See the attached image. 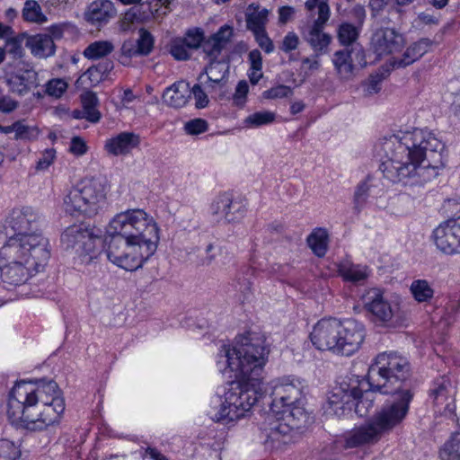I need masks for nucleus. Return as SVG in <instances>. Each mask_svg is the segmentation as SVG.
<instances>
[{
    "label": "nucleus",
    "mask_w": 460,
    "mask_h": 460,
    "mask_svg": "<svg viewBox=\"0 0 460 460\" xmlns=\"http://www.w3.org/2000/svg\"><path fill=\"white\" fill-rule=\"evenodd\" d=\"M375 179L368 175L365 180L361 181L356 187L353 196V212L357 215L360 213L367 204V199L372 194L376 185Z\"/></svg>",
    "instance_id": "473e14b6"
},
{
    "label": "nucleus",
    "mask_w": 460,
    "mask_h": 460,
    "mask_svg": "<svg viewBox=\"0 0 460 460\" xmlns=\"http://www.w3.org/2000/svg\"><path fill=\"white\" fill-rule=\"evenodd\" d=\"M365 338V328L354 319H347V356L356 352Z\"/></svg>",
    "instance_id": "2f4dec72"
},
{
    "label": "nucleus",
    "mask_w": 460,
    "mask_h": 460,
    "mask_svg": "<svg viewBox=\"0 0 460 460\" xmlns=\"http://www.w3.org/2000/svg\"><path fill=\"white\" fill-rule=\"evenodd\" d=\"M365 309L371 314L372 321L383 326H392L402 318L400 303L389 301L379 288L367 290L361 297Z\"/></svg>",
    "instance_id": "ddd939ff"
},
{
    "label": "nucleus",
    "mask_w": 460,
    "mask_h": 460,
    "mask_svg": "<svg viewBox=\"0 0 460 460\" xmlns=\"http://www.w3.org/2000/svg\"><path fill=\"white\" fill-rule=\"evenodd\" d=\"M233 36V28L228 25L222 26L218 31L208 38L203 44L204 52L211 58L216 59L226 48Z\"/></svg>",
    "instance_id": "cd10ccee"
},
{
    "label": "nucleus",
    "mask_w": 460,
    "mask_h": 460,
    "mask_svg": "<svg viewBox=\"0 0 460 460\" xmlns=\"http://www.w3.org/2000/svg\"><path fill=\"white\" fill-rule=\"evenodd\" d=\"M25 46L37 58H47L56 52V45L48 34H35L26 37Z\"/></svg>",
    "instance_id": "bb28decb"
},
{
    "label": "nucleus",
    "mask_w": 460,
    "mask_h": 460,
    "mask_svg": "<svg viewBox=\"0 0 460 460\" xmlns=\"http://www.w3.org/2000/svg\"><path fill=\"white\" fill-rule=\"evenodd\" d=\"M298 45H299L298 36L295 32L289 31L284 37L280 49L282 51L288 53V52L296 49Z\"/></svg>",
    "instance_id": "e2e57ef3"
},
{
    "label": "nucleus",
    "mask_w": 460,
    "mask_h": 460,
    "mask_svg": "<svg viewBox=\"0 0 460 460\" xmlns=\"http://www.w3.org/2000/svg\"><path fill=\"white\" fill-rule=\"evenodd\" d=\"M160 228L155 218L141 208L116 214L107 226L106 255L114 265L134 271L155 252Z\"/></svg>",
    "instance_id": "7ed1b4c3"
},
{
    "label": "nucleus",
    "mask_w": 460,
    "mask_h": 460,
    "mask_svg": "<svg viewBox=\"0 0 460 460\" xmlns=\"http://www.w3.org/2000/svg\"><path fill=\"white\" fill-rule=\"evenodd\" d=\"M40 221V214L32 207L14 208L6 218V225L14 232V234L10 236L6 243L23 239L31 243V238H37L45 243V248L50 249L49 239L37 230Z\"/></svg>",
    "instance_id": "9b49d317"
},
{
    "label": "nucleus",
    "mask_w": 460,
    "mask_h": 460,
    "mask_svg": "<svg viewBox=\"0 0 460 460\" xmlns=\"http://www.w3.org/2000/svg\"><path fill=\"white\" fill-rule=\"evenodd\" d=\"M433 40L429 38H421L411 43L403 52L401 58H393L390 60L392 68H404L424 56L433 45Z\"/></svg>",
    "instance_id": "4be33fe9"
},
{
    "label": "nucleus",
    "mask_w": 460,
    "mask_h": 460,
    "mask_svg": "<svg viewBox=\"0 0 460 460\" xmlns=\"http://www.w3.org/2000/svg\"><path fill=\"white\" fill-rule=\"evenodd\" d=\"M66 404L56 382L36 385L20 382L12 389L6 415L12 425L29 431H44L59 424Z\"/></svg>",
    "instance_id": "20e7f679"
},
{
    "label": "nucleus",
    "mask_w": 460,
    "mask_h": 460,
    "mask_svg": "<svg viewBox=\"0 0 460 460\" xmlns=\"http://www.w3.org/2000/svg\"><path fill=\"white\" fill-rule=\"evenodd\" d=\"M345 326L336 318H323L317 322L310 333L315 349L342 355L345 347Z\"/></svg>",
    "instance_id": "f8f14e48"
},
{
    "label": "nucleus",
    "mask_w": 460,
    "mask_h": 460,
    "mask_svg": "<svg viewBox=\"0 0 460 460\" xmlns=\"http://www.w3.org/2000/svg\"><path fill=\"white\" fill-rule=\"evenodd\" d=\"M203 32L199 30L190 31L181 40L190 49H197L199 47L203 40Z\"/></svg>",
    "instance_id": "680f3d73"
},
{
    "label": "nucleus",
    "mask_w": 460,
    "mask_h": 460,
    "mask_svg": "<svg viewBox=\"0 0 460 460\" xmlns=\"http://www.w3.org/2000/svg\"><path fill=\"white\" fill-rule=\"evenodd\" d=\"M208 128V122L202 119H191L184 125V129L189 135H199L206 132Z\"/></svg>",
    "instance_id": "13d9d810"
},
{
    "label": "nucleus",
    "mask_w": 460,
    "mask_h": 460,
    "mask_svg": "<svg viewBox=\"0 0 460 460\" xmlns=\"http://www.w3.org/2000/svg\"><path fill=\"white\" fill-rule=\"evenodd\" d=\"M327 21L315 20L305 36L307 42L317 53V56L325 53L331 43V36L323 31V27Z\"/></svg>",
    "instance_id": "c756f323"
},
{
    "label": "nucleus",
    "mask_w": 460,
    "mask_h": 460,
    "mask_svg": "<svg viewBox=\"0 0 460 460\" xmlns=\"http://www.w3.org/2000/svg\"><path fill=\"white\" fill-rule=\"evenodd\" d=\"M13 129L16 139H33L37 137V128L26 125L22 120L13 123Z\"/></svg>",
    "instance_id": "49530a36"
},
{
    "label": "nucleus",
    "mask_w": 460,
    "mask_h": 460,
    "mask_svg": "<svg viewBox=\"0 0 460 460\" xmlns=\"http://www.w3.org/2000/svg\"><path fill=\"white\" fill-rule=\"evenodd\" d=\"M69 150L74 155H82L86 153L87 146L81 137H75L71 140Z\"/></svg>",
    "instance_id": "69168bd1"
},
{
    "label": "nucleus",
    "mask_w": 460,
    "mask_h": 460,
    "mask_svg": "<svg viewBox=\"0 0 460 460\" xmlns=\"http://www.w3.org/2000/svg\"><path fill=\"white\" fill-rule=\"evenodd\" d=\"M137 46L141 55H148L154 47V39L151 33L145 29H140Z\"/></svg>",
    "instance_id": "864d4df0"
},
{
    "label": "nucleus",
    "mask_w": 460,
    "mask_h": 460,
    "mask_svg": "<svg viewBox=\"0 0 460 460\" xmlns=\"http://www.w3.org/2000/svg\"><path fill=\"white\" fill-rule=\"evenodd\" d=\"M68 84L65 79L54 78L45 84V93L53 98L59 99L67 90Z\"/></svg>",
    "instance_id": "a18cd8bd"
},
{
    "label": "nucleus",
    "mask_w": 460,
    "mask_h": 460,
    "mask_svg": "<svg viewBox=\"0 0 460 460\" xmlns=\"http://www.w3.org/2000/svg\"><path fill=\"white\" fill-rule=\"evenodd\" d=\"M115 47L110 40H97L89 44L84 50L83 55L90 60H96L110 55Z\"/></svg>",
    "instance_id": "f704fd0d"
},
{
    "label": "nucleus",
    "mask_w": 460,
    "mask_h": 460,
    "mask_svg": "<svg viewBox=\"0 0 460 460\" xmlns=\"http://www.w3.org/2000/svg\"><path fill=\"white\" fill-rule=\"evenodd\" d=\"M378 147L384 154L379 170L393 183L423 185L446 164L445 144L427 129L415 128L385 137Z\"/></svg>",
    "instance_id": "f03ea898"
},
{
    "label": "nucleus",
    "mask_w": 460,
    "mask_h": 460,
    "mask_svg": "<svg viewBox=\"0 0 460 460\" xmlns=\"http://www.w3.org/2000/svg\"><path fill=\"white\" fill-rule=\"evenodd\" d=\"M311 420L312 417L302 402L283 408L279 413L270 411L261 426V439L266 449L282 450L296 441L298 432Z\"/></svg>",
    "instance_id": "0eeeda50"
},
{
    "label": "nucleus",
    "mask_w": 460,
    "mask_h": 460,
    "mask_svg": "<svg viewBox=\"0 0 460 460\" xmlns=\"http://www.w3.org/2000/svg\"><path fill=\"white\" fill-rule=\"evenodd\" d=\"M441 460H460V432L451 435L439 449Z\"/></svg>",
    "instance_id": "4c0bfd02"
},
{
    "label": "nucleus",
    "mask_w": 460,
    "mask_h": 460,
    "mask_svg": "<svg viewBox=\"0 0 460 460\" xmlns=\"http://www.w3.org/2000/svg\"><path fill=\"white\" fill-rule=\"evenodd\" d=\"M57 158L56 150L54 148H47L41 154L36 163L35 170L37 172L47 171L55 162Z\"/></svg>",
    "instance_id": "3c124183"
},
{
    "label": "nucleus",
    "mask_w": 460,
    "mask_h": 460,
    "mask_svg": "<svg viewBox=\"0 0 460 460\" xmlns=\"http://www.w3.org/2000/svg\"><path fill=\"white\" fill-rule=\"evenodd\" d=\"M141 55L137 46L132 40H126L121 46V63L128 65V59Z\"/></svg>",
    "instance_id": "052dcab7"
},
{
    "label": "nucleus",
    "mask_w": 460,
    "mask_h": 460,
    "mask_svg": "<svg viewBox=\"0 0 460 460\" xmlns=\"http://www.w3.org/2000/svg\"><path fill=\"white\" fill-rule=\"evenodd\" d=\"M269 355L266 340L259 335L241 337L220 347L217 368L234 380L227 384L223 395L212 399L210 416L214 421L234 426L247 416L265 394L263 372Z\"/></svg>",
    "instance_id": "f257e3e1"
},
{
    "label": "nucleus",
    "mask_w": 460,
    "mask_h": 460,
    "mask_svg": "<svg viewBox=\"0 0 460 460\" xmlns=\"http://www.w3.org/2000/svg\"><path fill=\"white\" fill-rule=\"evenodd\" d=\"M408 400L409 397L402 403L384 404L367 425L355 429L347 438V447H354L376 441L381 434L388 432L401 424L407 416Z\"/></svg>",
    "instance_id": "1a4fd4ad"
},
{
    "label": "nucleus",
    "mask_w": 460,
    "mask_h": 460,
    "mask_svg": "<svg viewBox=\"0 0 460 460\" xmlns=\"http://www.w3.org/2000/svg\"><path fill=\"white\" fill-rule=\"evenodd\" d=\"M386 73L388 71L370 75L365 84V92L369 95L377 93L381 90V84L386 76Z\"/></svg>",
    "instance_id": "5fc2aeb1"
},
{
    "label": "nucleus",
    "mask_w": 460,
    "mask_h": 460,
    "mask_svg": "<svg viewBox=\"0 0 460 460\" xmlns=\"http://www.w3.org/2000/svg\"><path fill=\"white\" fill-rule=\"evenodd\" d=\"M109 191L110 184L104 176L85 177L66 192L63 209L75 217H93L106 205Z\"/></svg>",
    "instance_id": "6e6552de"
},
{
    "label": "nucleus",
    "mask_w": 460,
    "mask_h": 460,
    "mask_svg": "<svg viewBox=\"0 0 460 460\" xmlns=\"http://www.w3.org/2000/svg\"><path fill=\"white\" fill-rule=\"evenodd\" d=\"M306 243L312 252L318 257L326 254L329 243V234L325 228L318 227L307 236Z\"/></svg>",
    "instance_id": "72a5a7b5"
},
{
    "label": "nucleus",
    "mask_w": 460,
    "mask_h": 460,
    "mask_svg": "<svg viewBox=\"0 0 460 460\" xmlns=\"http://www.w3.org/2000/svg\"><path fill=\"white\" fill-rule=\"evenodd\" d=\"M139 17L133 9H129L124 13L119 22V31L122 32L133 31L137 28Z\"/></svg>",
    "instance_id": "09e8293b"
},
{
    "label": "nucleus",
    "mask_w": 460,
    "mask_h": 460,
    "mask_svg": "<svg viewBox=\"0 0 460 460\" xmlns=\"http://www.w3.org/2000/svg\"><path fill=\"white\" fill-rule=\"evenodd\" d=\"M293 94V88L285 84H278L262 93V97L267 100L288 98Z\"/></svg>",
    "instance_id": "de8ad7c7"
},
{
    "label": "nucleus",
    "mask_w": 460,
    "mask_h": 460,
    "mask_svg": "<svg viewBox=\"0 0 460 460\" xmlns=\"http://www.w3.org/2000/svg\"><path fill=\"white\" fill-rule=\"evenodd\" d=\"M458 313H460V301L452 300L448 302L445 307V314L441 317V322L447 326L451 325L455 323Z\"/></svg>",
    "instance_id": "6e6d98bb"
},
{
    "label": "nucleus",
    "mask_w": 460,
    "mask_h": 460,
    "mask_svg": "<svg viewBox=\"0 0 460 460\" xmlns=\"http://www.w3.org/2000/svg\"><path fill=\"white\" fill-rule=\"evenodd\" d=\"M26 35L20 34L14 37L7 38L4 43L5 54L8 53L14 58H20L23 55L22 43Z\"/></svg>",
    "instance_id": "c03bdc74"
},
{
    "label": "nucleus",
    "mask_w": 460,
    "mask_h": 460,
    "mask_svg": "<svg viewBox=\"0 0 460 460\" xmlns=\"http://www.w3.org/2000/svg\"><path fill=\"white\" fill-rule=\"evenodd\" d=\"M18 107V102L10 96L0 97V111L9 113Z\"/></svg>",
    "instance_id": "338daca9"
},
{
    "label": "nucleus",
    "mask_w": 460,
    "mask_h": 460,
    "mask_svg": "<svg viewBox=\"0 0 460 460\" xmlns=\"http://www.w3.org/2000/svg\"><path fill=\"white\" fill-rule=\"evenodd\" d=\"M191 95L195 100V106L198 109H203L209 103L208 93H210L205 87L199 82L190 88Z\"/></svg>",
    "instance_id": "8fccbe9b"
},
{
    "label": "nucleus",
    "mask_w": 460,
    "mask_h": 460,
    "mask_svg": "<svg viewBox=\"0 0 460 460\" xmlns=\"http://www.w3.org/2000/svg\"><path fill=\"white\" fill-rule=\"evenodd\" d=\"M61 243L66 251L75 254V261L87 265L100 254L102 244V231L82 224L73 225L63 232Z\"/></svg>",
    "instance_id": "9d476101"
},
{
    "label": "nucleus",
    "mask_w": 460,
    "mask_h": 460,
    "mask_svg": "<svg viewBox=\"0 0 460 460\" xmlns=\"http://www.w3.org/2000/svg\"><path fill=\"white\" fill-rule=\"evenodd\" d=\"M228 66L221 62H211L198 80L210 93L221 91L227 81Z\"/></svg>",
    "instance_id": "412c9836"
},
{
    "label": "nucleus",
    "mask_w": 460,
    "mask_h": 460,
    "mask_svg": "<svg viewBox=\"0 0 460 460\" xmlns=\"http://www.w3.org/2000/svg\"><path fill=\"white\" fill-rule=\"evenodd\" d=\"M190 97V86L185 81L174 83L167 87L163 94L164 103L175 109L184 107L189 102Z\"/></svg>",
    "instance_id": "393cba45"
},
{
    "label": "nucleus",
    "mask_w": 460,
    "mask_h": 460,
    "mask_svg": "<svg viewBox=\"0 0 460 460\" xmlns=\"http://www.w3.org/2000/svg\"><path fill=\"white\" fill-rule=\"evenodd\" d=\"M305 8L309 12H313L317 8L318 18L316 20H328L330 16V9L327 0H307L305 2Z\"/></svg>",
    "instance_id": "603ef678"
},
{
    "label": "nucleus",
    "mask_w": 460,
    "mask_h": 460,
    "mask_svg": "<svg viewBox=\"0 0 460 460\" xmlns=\"http://www.w3.org/2000/svg\"><path fill=\"white\" fill-rule=\"evenodd\" d=\"M22 17L25 21L34 23H45L47 16L42 13L41 7L35 0H27L22 9Z\"/></svg>",
    "instance_id": "58836bf2"
},
{
    "label": "nucleus",
    "mask_w": 460,
    "mask_h": 460,
    "mask_svg": "<svg viewBox=\"0 0 460 460\" xmlns=\"http://www.w3.org/2000/svg\"><path fill=\"white\" fill-rule=\"evenodd\" d=\"M429 397L442 414L449 418L455 414L454 387L447 376H442L433 381Z\"/></svg>",
    "instance_id": "6ab92c4d"
},
{
    "label": "nucleus",
    "mask_w": 460,
    "mask_h": 460,
    "mask_svg": "<svg viewBox=\"0 0 460 460\" xmlns=\"http://www.w3.org/2000/svg\"><path fill=\"white\" fill-rule=\"evenodd\" d=\"M369 270L367 266L355 265L347 261V281L363 284L368 278Z\"/></svg>",
    "instance_id": "79ce46f5"
},
{
    "label": "nucleus",
    "mask_w": 460,
    "mask_h": 460,
    "mask_svg": "<svg viewBox=\"0 0 460 460\" xmlns=\"http://www.w3.org/2000/svg\"><path fill=\"white\" fill-rule=\"evenodd\" d=\"M350 19L347 22V72L355 73L367 66L363 48L355 43L366 18V11L362 5H356L350 11Z\"/></svg>",
    "instance_id": "4468645a"
},
{
    "label": "nucleus",
    "mask_w": 460,
    "mask_h": 460,
    "mask_svg": "<svg viewBox=\"0 0 460 460\" xmlns=\"http://www.w3.org/2000/svg\"><path fill=\"white\" fill-rule=\"evenodd\" d=\"M410 291L418 303H429L434 296V289L426 279L413 280Z\"/></svg>",
    "instance_id": "c9c22d12"
},
{
    "label": "nucleus",
    "mask_w": 460,
    "mask_h": 460,
    "mask_svg": "<svg viewBox=\"0 0 460 460\" xmlns=\"http://www.w3.org/2000/svg\"><path fill=\"white\" fill-rule=\"evenodd\" d=\"M270 412L279 413L283 408L301 402V390L289 377L271 381Z\"/></svg>",
    "instance_id": "dca6fc26"
},
{
    "label": "nucleus",
    "mask_w": 460,
    "mask_h": 460,
    "mask_svg": "<svg viewBox=\"0 0 460 460\" xmlns=\"http://www.w3.org/2000/svg\"><path fill=\"white\" fill-rule=\"evenodd\" d=\"M116 13V8L111 1L95 0L89 4L84 16L92 24L102 25L107 23Z\"/></svg>",
    "instance_id": "b1692460"
},
{
    "label": "nucleus",
    "mask_w": 460,
    "mask_h": 460,
    "mask_svg": "<svg viewBox=\"0 0 460 460\" xmlns=\"http://www.w3.org/2000/svg\"><path fill=\"white\" fill-rule=\"evenodd\" d=\"M20 456V445L6 438L0 439V459L16 460Z\"/></svg>",
    "instance_id": "37998d69"
},
{
    "label": "nucleus",
    "mask_w": 460,
    "mask_h": 460,
    "mask_svg": "<svg viewBox=\"0 0 460 460\" xmlns=\"http://www.w3.org/2000/svg\"><path fill=\"white\" fill-rule=\"evenodd\" d=\"M258 45L268 54L273 52L274 45L272 40L269 38L266 31L253 33Z\"/></svg>",
    "instance_id": "0e129e2a"
},
{
    "label": "nucleus",
    "mask_w": 460,
    "mask_h": 460,
    "mask_svg": "<svg viewBox=\"0 0 460 460\" xmlns=\"http://www.w3.org/2000/svg\"><path fill=\"white\" fill-rule=\"evenodd\" d=\"M404 45V36L394 28H380L371 37V49L379 58L401 51Z\"/></svg>",
    "instance_id": "f3484780"
},
{
    "label": "nucleus",
    "mask_w": 460,
    "mask_h": 460,
    "mask_svg": "<svg viewBox=\"0 0 460 460\" xmlns=\"http://www.w3.org/2000/svg\"><path fill=\"white\" fill-rule=\"evenodd\" d=\"M112 67L113 65L110 61L99 63L89 67L83 75V77L88 80L91 86H95L106 78Z\"/></svg>",
    "instance_id": "e433bc0d"
},
{
    "label": "nucleus",
    "mask_w": 460,
    "mask_h": 460,
    "mask_svg": "<svg viewBox=\"0 0 460 460\" xmlns=\"http://www.w3.org/2000/svg\"><path fill=\"white\" fill-rule=\"evenodd\" d=\"M411 367L408 358L394 351L379 353L367 368V379L372 392L391 394L385 404L407 402V413L414 393L411 384Z\"/></svg>",
    "instance_id": "39448f33"
},
{
    "label": "nucleus",
    "mask_w": 460,
    "mask_h": 460,
    "mask_svg": "<svg viewBox=\"0 0 460 460\" xmlns=\"http://www.w3.org/2000/svg\"><path fill=\"white\" fill-rule=\"evenodd\" d=\"M347 410H354V413L358 417H365L368 414L374 405V396L370 392L363 393L360 389L352 388L349 394L347 392Z\"/></svg>",
    "instance_id": "a878e982"
},
{
    "label": "nucleus",
    "mask_w": 460,
    "mask_h": 460,
    "mask_svg": "<svg viewBox=\"0 0 460 460\" xmlns=\"http://www.w3.org/2000/svg\"><path fill=\"white\" fill-rule=\"evenodd\" d=\"M269 10L255 4H250L245 13L246 27L252 33L266 31Z\"/></svg>",
    "instance_id": "7c9ffc66"
},
{
    "label": "nucleus",
    "mask_w": 460,
    "mask_h": 460,
    "mask_svg": "<svg viewBox=\"0 0 460 460\" xmlns=\"http://www.w3.org/2000/svg\"><path fill=\"white\" fill-rule=\"evenodd\" d=\"M276 119V114L270 111H261L247 116L243 124L247 128H256L271 124Z\"/></svg>",
    "instance_id": "a19ab883"
},
{
    "label": "nucleus",
    "mask_w": 460,
    "mask_h": 460,
    "mask_svg": "<svg viewBox=\"0 0 460 460\" xmlns=\"http://www.w3.org/2000/svg\"><path fill=\"white\" fill-rule=\"evenodd\" d=\"M249 93V85L246 81H240L235 88L233 96L234 104L238 107H243L247 101V94Z\"/></svg>",
    "instance_id": "4d7b16f0"
},
{
    "label": "nucleus",
    "mask_w": 460,
    "mask_h": 460,
    "mask_svg": "<svg viewBox=\"0 0 460 460\" xmlns=\"http://www.w3.org/2000/svg\"><path fill=\"white\" fill-rule=\"evenodd\" d=\"M189 48L181 40V39L175 40L171 46V54L178 60H186L190 58Z\"/></svg>",
    "instance_id": "bf43d9fd"
},
{
    "label": "nucleus",
    "mask_w": 460,
    "mask_h": 460,
    "mask_svg": "<svg viewBox=\"0 0 460 460\" xmlns=\"http://www.w3.org/2000/svg\"><path fill=\"white\" fill-rule=\"evenodd\" d=\"M436 247L447 255L460 254V216L441 222L433 231Z\"/></svg>",
    "instance_id": "2eb2a0df"
},
{
    "label": "nucleus",
    "mask_w": 460,
    "mask_h": 460,
    "mask_svg": "<svg viewBox=\"0 0 460 460\" xmlns=\"http://www.w3.org/2000/svg\"><path fill=\"white\" fill-rule=\"evenodd\" d=\"M209 214L214 221L234 223L241 220L245 214L244 207L234 201L227 193L217 195L209 206Z\"/></svg>",
    "instance_id": "a211bd4d"
},
{
    "label": "nucleus",
    "mask_w": 460,
    "mask_h": 460,
    "mask_svg": "<svg viewBox=\"0 0 460 460\" xmlns=\"http://www.w3.org/2000/svg\"><path fill=\"white\" fill-rule=\"evenodd\" d=\"M250 68L253 70H262V57L258 49H253L249 53Z\"/></svg>",
    "instance_id": "774afa93"
},
{
    "label": "nucleus",
    "mask_w": 460,
    "mask_h": 460,
    "mask_svg": "<svg viewBox=\"0 0 460 460\" xmlns=\"http://www.w3.org/2000/svg\"><path fill=\"white\" fill-rule=\"evenodd\" d=\"M6 83L10 90L19 95H24L40 85L39 73L31 67L20 68L8 75Z\"/></svg>",
    "instance_id": "aec40b11"
},
{
    "label": "nucleus",
    "mask_w": 460,
    "mask_h": 460,
    "mask_svg": "<svg viewBox=\"0 0 460 460\" xmlns=\"http://www.w3.org/2000/svg\"><path fill=\"white\" fill-rule=\"evenodd\" d=\"M84 117L91 122H97L101 118L99 111L96 109L98 98L95 93L87 92L81 96Z\"/></svg>",
    "instance_id": "ea45409f"
},
{
    "label": "nucleus",
    "mask_w": 460,
    "mask_h": 460,
    "mask_svg": "<svg viewBox=\"0 0 460 460\" xmlns=\"http://www.w3.org/2000/svg\"><path fill=\"white\" fill-rule=\"evenodd\" d=\"M140 143L138 135L133 132H121L105 141V150L113 155H126Z\"/></svg>",
    "instance_id": "5701e85b"
},
{
    "label": "nucleus",
    "mask_w": 460,
    "mask_h": 460,
    "mask_svg": "<svg viewBox=\"0 0 460 460\" xmlns=\"http://www.w3.org/2000/svg\"><path fill=\"white\" fill-rule=\"evenodd\" d=\"M37 238L11 241L0 249V275L10 286L24 284L36 273L43 270L50 257V249Z\"/></svg>",
    "instance_id": "423d86ee"
},
{
    "label": "nucleus",
    "mask_w": 460,
    "mask_h": 460,
    "mask_svg": "<svg viewBox=\"0 0 460 460\" xmlns=\"http://www.w3.org/2000/svg\"><path fill=\"white\" fill-rule=\"evenodd\" d=\"M345 388L341 383L332 385L327 394V400L323 405L324 413L328 416L343 417L345 413Z\"/></svg>",
    "instance_id": "c85d7f7f"
}]
</instances>
